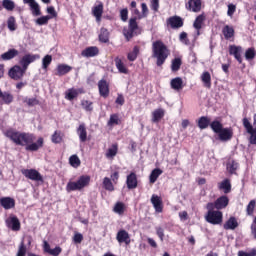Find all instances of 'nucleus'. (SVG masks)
<instances>
[{
  "instance_id": "79ce46f5",
  "label": "nucleus",
  "mask_w": 256,
  "mask_h": 256,
  "mask_svg": "<svg viewBox=\"0 0 256 256\" xmlns=\"http://www.w3.org/2000/svg\"><path fill=\"white\" fill-rule=\"evenodd\" d=\"M69 163L74 169L81 167V159H79V156H77L76 154L70 156Z\"/></svg>"
},
{
  "instance_id": "2f4dec72",
  "label": "nucleus",
  "mask_w": 256,
  "mask_h": 256,
  "mask_svg": "<svg viewBox=\"0 0 256 256\" xmlns=\"http://www.w3.org/2000/svg\"><path fill=\"white\" fill-rule=\"evenodd\" d=\"M114 63L119 73H123L124 75H127V73H129V69H127V66H125V63H123V60H121V58L116 57L114 59Z\"/></svg>"
},
{
  "instance_id": "ddd939ff",
  "label": "nucleus",
  "mask_w": 256,
  "mask_h": 256,
  "mask_svg": "<svg viewBox=\"0 0 256 256\" xmlns=\"http://www.w3.org/2000/svg\"><path fill=\"white\" fill-rule=\"evenodd\" d=\"M166 23L171 27V29H181V27L185 25V22H183V18H181L180 16L169 17L166 20Z\"/></svg>"
},
{
  "instance_id": "13d9d810",
  "label": "nucleus",
  "mask_w": 256,
  "mask_h": 256,
  "mask_svg": "<svg viewBox=\"0 0 256 256\" xmlns=\"http://www.w3.org/2000/svg\"><path fill=\"white\" fill-rule=\"evenodd\" d=\"M24 103L28 105V107H35V105H39V99L37 98H25Z\"/></svg>"
},
{
  "instance_id": "4468645a",
  "label": "nucleus",
  "mask_w": 256,
  "mask_h": 256,
  "mask_svg": "<svg viewBox=\"0 0 256 256\" xmlns=\"http://www.w3.org/2000/svg\"><path fill=\"white\" fill-rule=\"evenodd\" d=\"M98 90L100 97H103L104 99H107L109 97V82L105 79H101L98 81Z\"/></svg>"
},
{
  "instance_id": "09e8293b",
  "label": "nucleus",
  "mask_w": 256,
  "mask_h": 256,
  "mask_svg": "<svg viewBox=\"0 0 256 256\" xmlns=\"http://www.w3.org/2000/svg\"><path fill=\"white\" fill-rule=\"evenodd\" d=\"M137 57H139V46H134L133 50L128 53L127 59L128 61H136Z\"/></svg>"
},
{
  "instance_id": "412c9836",
  "label": "nucleus",
  "mask_w": 256,
  "mask_h": 256,
  "mask_svg": "<svg viewBox=\"0 0 256 256\" xmlns=\"http://www.w3.org/2000/svg\"><path fill=\"white\" fill-rule=\"evenodd\" d=\"M116 239L118 243H125V245H130L131 243V237L129 236V232H127L126 230L118 231Z\"/></svg>"
},
{
  "instance_id": "37998d69",
  "label": "nucleus",
  "mask_w": 256,
  "mask_h": 256,
  "mask_svg": "<svg viewBox=\"0 0 256 256\" xmlns=\"http://www.w3.org/2000/svg\"><path fill=\"white\" fill-rule=\"evenodd\" d=\"M81 107L87 113H93V102L89 100H81Z\"/></svg>"
},
{
  "instance_id": "a211bd4d",
  "label": "nucleus",
  "mask_w": 256,
  "mask_h": 256,
  "mask_svg": "<svg viewBox=\"0 0 256 256\" xmlns=\"http://www.w3.org/2000/svg\"><path fill=\"white\" fill-rule=\"evenodd\" d=\"M104 6L103 2H99L97 5L92 7V15L95 17L97 23H101L103 17Z\"/></svg>"
},
{
  "instance_id": "423d86ee",
  "label": "nucleus",
  "mask_w": 256,
  "mask_h": 256,
  "mask_svg": "<svg viewBox=\"0 0 256 256\" xmlns=\"http://www.w3.org/2000/svg\"><path fill=\"white\" fill-rule=\"evenodd\" d=\"M227 207H229V196L227 195H222L214 202H209L206 205V209H216L217 211H222V209H227Z\"/></svg>"
},
{
  "instance_id": "6ab92c4d",
  "label": "nucleus",
  "mask_w": 256,
  "mask_h": 256,
  "mask_svg": "<svg viewBox=\"0 0 256 256\" xmlns=\"http://www.w3.org/2000/svg\"><path fill=\"white\" fill-rule=\"evenodd\" d=\"M82 57H86L87 59L91 57H97L99 55V47L97 46H89L82 50L81 52Z\"/></svg>"
},
{
  "instance_id": "f704fd0d",
  "label": "nucleus",
  "mask_w": 256,
  "mask_h": 256,
  "mask_svg": "<svg viewBox=\"0 0 256 256\" xmlns=\"http://www.w3.org/2000/svg\"><path fill=\"white\" fill-rule=\"evenodd\" d=\"M51 141L55 145H59V143H63V132L61 130H56L51 136Z\"/></svg>"
},
{
  "instance_id": "603ef678",
  "label": "nucleus",
  "mask_w": 256,
  "mask_h": 256,
  "mask_svg": "<svg viewBox=\"0 0 256 256\" xmlns=\"http://www.w3.org/2000/svg\"><path fill=\"white\" fill-rule=\"evenodd\" d=\"M2 7L6 9V11H13L15 9V2L13 0H3Z\"/></svg>"
},
{
  "instance_id": "49530a36",
  "label": "nucleus",
  "mask_w": 256,
  "mask_h": 256,
  "mask_svg": "<svg viewBox=\"0 0 256 256\" xmlns=\"http://www.w3.org/2000/svg\"><path fill=\"white\" fill-rule=\"evenodd\" d=\"M51 19H53V17H51L49 15L41 16L35 20V23H36V25H39V26L48 25L49 21H51Z\"/></svg>"
},
{
  "instance_id": "bf43d9fd",
  "label": "nucleus",
  "mask_w": 256,
  "mask_h": 256,
  "mask_svg": "<svg viewBox=\"0 0 256 256\" xmlns=\"http://www.w3.org/2000/svg\"><path fill=\"white\" fill-rule=\"evenodd\" d=\"M142 14L138 16V19H145L149 15V8L146 3L141 4Z\"/></svg>"
},
{
  "instance_id": "de8ad7c7",
  "label": "nucleus",
  "mask_w": 256,
  "mask_h": 256,
  "mask_svg": "<svg viewBox=\"0 0 256 256\" xmlns=\"http://www.w3.org/2000/svg\"><path fill=\"white\" fill-rule=\"evenodd\" d=\"M53 62V56L47 54L46 56L43 57L42 59V69L47 71L49 69V65Z\"/></svg>"
},
{
  "instance_id": "774afa93",
  "label": "nucleus",
  "mask_w": 256,
  "mask_h": 256,
  "mask_svg": "<svg viewBox=\"0 0 256 256\" xmlns=\"http://www.w3.org/2000/svg\"><path fill=\"white\" fill-rule=\"evenodd\" d=\"M73 242L76 244H80L83 242V234L81 233H75L73 237Z\"/></svg>"
},
{
  "instance_id": "f03ea898",
  "label": "nucleus",
  "mask_w": 256,
  "mask_h": 256,
  "mask_svg": "<svg viewBox=\"0 0 256 256\" xmlns=\"http://www.w3.org/2000/svg\"><path fill=\"white\" fill-rule=\"evenodd\" d=\"M152 53L153 57L156 59L157 67H161L167 61L169 57V48L161 40H156L152 43Z\"/></svg>"
},
{
  "instance_id": "338daca9",
  "label": "nucleus",
  "mask_w": 256,
  "mask_h": 256,
  "mask_svg": "<svg viewBox=\"0 0 256 256\" xmlns=\"http://www.w3.org/2000/svg\"><path fill=\"white\" fill-rule=\"evenodd\" d=\"M63 249L61 248V246H56L54 249H52L50 251V254L49 255H52V256H59L61 255Z\"/></svg>"
},
{
  "instance_id": "052dcab7",
  "label": "nucleus",
  "mask_w": 256,
  "mask_h": 256,
  "mask_svg": "<svg viewBox=\"0 0 256 256\" xmlns=\"http://www.w3.org/2000/svg\"><path fill=\"white\" fill-rule=\"evenodd\" d=\"M179 41L184 45H191V41H189V38L187 37V32H182L180 34Z\"/></svg>"
},
{
  "instance_id": "69168bd1",
  "label": "nucleus",
  "mask_w": 256,
  "mask_h": 256,
  "mask_svg": "<svg viewBox=\"0 0 256 256\" xmlns=\"http://www.w3.org/2000/svg\"><path fill=\"white\" fill-rule=\"evenodd\" d=\"M250 231L253 239L256 240V216L254 217L251 226H250Z\"/></svg>"
},
{
  "instance_id": "4be33fe9",
  "label": "nucleus",
  "mask_w": 256,
  "mask_h": 256,
  "mask_svg": "<svg viewBox=\"0 0 256 256\" xmlns=\"http://www.w3.org/2000/svg\"><path fill=\"white\" fill-rule=\"evenodd\" d=\"M237 227H239V222H237V218H235V216H231L223 225V229H225V231H234Z\"/></svg>"
},
{
  "instance_id": "a878e982",
  "label": "nucleus",
  "mask_w": 256,
  "mask_h": 256,
  "mask_svg": "<svg viewBox=\"0 0 256 256\" xmlns=\"http://www.w3.org/2000/svg\"><path fill=\"white\" fill-rule=\"evenodd\" d=\"M206 19H207V16L205 15V12L198 15L195 18L194 23H193L194 29H196V31H201V29H203V23H205Z\"/></svg>"
},
{
  "instance_id": "58836bf2",
  "label": "nucleus",
  "mask_w": 256,
  "mask_h": 256,
  "mask_svg": "<svg viewBox=\"0 0 256 256\" xmlns=\"http://www.w3.org/2000/svg\"><path fill=\"white\" fill-rule=\"evenodd\" d=\"M103 188L106 191L113 192L115 191V186L113 185V181H111V178L105 177L102 182Z\"/></svg>"
},
{
  "instance_id": "2eb2a0df",
  "label": "nucleus",
  "mask_w": 256,
  "mask_h": 256,
  "mask_svg": "<svg viewBox=\"0 0 256 256\" xmlns=\"http://www.w3.org/2000/svg\"><path fill=\"white\" fill-rule=\"evenodd\" d=\"M150 201L156 213H161L163 211L164 205H163V198H161V196L153 194L151 196Z\"/></svg>"
},
{
  "instance_id": "4c0bfd02",
  "label": "nucleus",
  "mask_w": 256,
  "mask_h": 256,
  "mask_svg": "<svg viewBox=\"0 0 256 256\" xmlns=\"http://www.w3.org/2000/svg\"><path fill=\"white\" fill-rule=\"evenodd\" d=\"M100 43H109V30L107 28H101L99 34Z\"/></svg>"
},
{
  "instance_id": "ea45409f",
  "label": "nucleus",
  "mask_w": 256,
  "mask_h": 256,
  "mask_svg": "<svg viewBox=\"0 0 256 256\" xmlns=\"http://www.w3.org/2000/svg\"><path fill=\"white\" fill-rule=\"evenodd\" d=\"M181 65H183V61L181 60V58H174L171 64V71L173 73H177V71L181 69Z\"/></svg>"
},
{
  "instance_id": "0e129e2a",
  "label": "nucleus",
  "mask_w": 256,
  "mask_h": 256,
  "mask_svg": "<svg viewBox=\"0 0 256 256\" xmlns=\"http://www.w3.org/2000/svg\"><path fill=\"white\" fill-rule=\"evenodd\" d=\"M120 19L124 22L129 19V10L127 8H124L120 11Z\"/></svg>"
},
{
  "instance_id": "f3484780",
  "label": "nucleus",
  "mask_w": 256,
  "mask_h": 256,
  "mask_svg": "<svg viewBox=\"0 0 256 256\" xmlns=\"http://www.w3.org/2000/svg\"><path fill=\"white\" fill-rule=\"evenodd\" d=\"M241 51L243 48L241 46L230 45L229 46V55H233V57L238 61V63H243V58L241 57Z\"/></svg>"
},
{
  "instance_id": "39448f33",
  "label": "nucleus",
  "mask_w": 256,
  "mask_h": 256,
  "mask_svg": "<svg viewBox=\"0 0 256 256\" xmlns=\"http://www.w3.org/2000/svg\"><path fill=\"white\" fill-rule=\"evenodd\" d=\"M205 221L210 225H221L223 223V212L221 210L208 209Z\"/></svg>"
},
{
  "instance_id": "a19ab883",
  "label": "nucleus",
  "mask_w": 256,
  "mask_h": 256,
  "mask_svg": "<svg viewBox=\"0 0 256 256\" xmlns=\"http://www.w3.org/2000/svg\"><path fill=\"white\" fill-rule=\"evenodd\" d=\"M119 151V146L117 144H113L111 148H109L106 152L107 159H113L117 155Z\"/></svg>"
},
{
  "instance_id": "0eeeda50",
  "label": "nucleus",
  "mask_w": 256,
  "mask_h": 256,
  "mask_svg": "<svg viewBox=\"0 0 256 256\" xmlns=\"http://www.w3.org/2000/svg\"><path fill=\"white\" fill-rule=\"evenodd\" d=\"M38 59H41V56L39 54H25L20 60H19V65L21 68L24 69V71H27L29 69V65L31 63H35Z\"/></svg>"
},
{
  "instance_id": "680f3d73",
  "label": "nucleus",
  "mask_w": 256,
  "mask_h": 256,
  "mask_svg": "<svg viewBox=\"0 0 256 256\" xmlns=\"http://www.w3.org/2000/svg\"><path fill=\"white\" fill-rule=\"evenodd\" d=\"M129 29H131L132 31H137V29H139V24H137V18H131L129 20Z\"/></svg>"
},
{
  "instance_id": "8fccbe9b",
  "label": "nucleus",
  "mask_w": 256,
  "mask_h": 256,
  "mask_svg": "<svg viewBox=\"0 0 256 256\" xmlns=\"http://www.w3.org/2000/svg\"><path fill=\"white\" fill-rule=\"evenodd\" d=\"M7 27L9 31H17V20L14 16H10L7 20Z\"/></svg>"
},
{
  "instance_id": "aec40b11",
  "label": "nucleus",
  "mask_w": 256,
  "mask_h": 256,
  "mask_svg": "<svg viewBox=\"0 0 256 256\" xmlns=\"http://www.w3.org/2000/svg\"><path fill=\"white\" fill-rule=\"evenodd\" d=\"M0 205L6 211H9V209H15V199L12 197H2L0 198Z\"/></svg>"
},
{
  "instance_id": "72a5a7b5",
  "label": "nucleus",
  "mask_w": 256,
  "mask_h": 256,
  "mask_svg": "<svg viewBox=\"0 0 256 256\" xmlns=\"http://www.w3.org/2000/svg\"><path fill=\"white\" fill-rule=\"evenodd\" d=\"M0 99H2L4 105H11L15 98L13 97V94L0 90Z\"/></svg>"
},
{
  "instance_id": "7c9ffc66",
  "label": "nucleus",
  "mask_w": 256,
  "mask_h": 256,
  "mask_svg": "<svg viewBox=\"0 0 256 256\" xmlns=\"http://www.w3.org/2000/svg\"><path fill=\"white\" fill-rule=\"evenodd\" d=\"M171 89L174 91H181L183 89V79L181 77L173 78L170 82Z\"/></svg>"
},
{
  "instance_id": "c03bdc74",
  "label": "nucleus",
  "mask_w": 256,
  "mask_h": 256,
  "mask_svg": "<svg viewBox=\"0 0 256 256\" xmlns=\"http://www.w3.org/2000/svg\"><path fill=\"white\" fill-rule=\"evenodd\" d=\"M121 120L119 119V114L110 115V119L107 122L108 127H113L114 125H120Z\"/></svg>"
},
{
  "instance_id": "9d476101",
  "label": "nucleus",
  "mask_w": 256,
  "mask_h": 256,
  "mask_svg": "<svg viewBox=\"0 0 256 256\" xmlns=\"http://www.w3.org/2000/svg\"><path fill=\"white\" fill-rule=\"evenodd\" d=\"M5 224L11 231H21V221H19V218L15 215L9 216L5 220Z\"/></svg>"
},
{
  "instance_id": "9b49d317",
  "label": "nucleus",
  "mask_w": 256,
  "mask_h": 256,
  "mask_svg": "<svg viewBox=\"0 0 256 256\" xmlns=\"http://www.w3.org/2000/svg\"><path fill=\"white\" fill-rule=\"evenodd\" d=\"M185 7L187 11L192 13H200L203 7V2L201 0H188Z\"/></svg>"
},
{
  "instance_id": "bb28decb",
  "label": "nucleus",
  "mask_w": 256,
  "mask_h": 256,
  "mask_svg": "<svg viewBox=\"0 0 256 256\" xmlns=\"http://www.w3.org/2000/svg\"><path fill=\"white\" fill-rule=\"evenodd\" d=\"M19 55V50L12 48L7 52L1 54L2 61H11V59H15Z\"/></svg>"
},
{
  "instance_id": "1a4fd4ad",
  "label": "nucleus",
  "mask_w": 256,
  "mask_h": 256,
  "mask_svg": "<svg viewBox=\"0 0 256 256\" xmlns=\"http://www.w3.org/2000/svg\"><path fill=\"white\" fill-rule=\"evenodd\" d=\"M22 175L26 179H30V181H40V183H43V176L36 169H24L22 170Z\"/></svg>"
},
{
  "instance_id": "cd10ccee",
  "label": "nucleus",
  "mask_w": 256,
  "mask_h": 256,
  "mask_svg": "<svg viewBox=\"0 0 256 256\" xmlns=\"http://www.w3.org/2000/svg\"><path fill=\"white\" fill-rule=\"evenodd\" d=\"M165 117V110L158 108L152 113V123H159Z\"/></svg>"
},
{
  "instance_id": "6e6d98bb",
  "label": "nucleus",
  "mask_w": 256,
  "mask_h": 256,
  "mask_svg": "<svg viewBox=\"0 0 256 256\" xmlns=\"http://www.w3.org/2000/svg\"><path fill=\"white\" fill-rule=\"evenodd\" d=\"M30 9L34 17H39V15H41V7L39 6V3L34 2V4L30 6Z\"/></svg>"
},
{
  "instance_id": "3c124183",
  "label": "nucleus",
  "mask_w": 256,
  "mask_h": 256,
  "mask_svg": "<svg viewBox=\"0 0 256 256\" xmlns=\"http://www.w3.org/2000/svg\"><path fill=\"white\" fill-rule=\"evenodd\" d=\"M27 255V246L25 245V240H22L18 246V251L16 256H26Z\"/></svg>"
},
{
  "instance_id": "4d7b16f0",
  "label": "nucleus",
  "mask_w": 256,
  "mask_h": 256,
  "mask_svg": "<svg viewBox=\"0 0 256 256\" xmlns=\"http://www.w3.org/2000/svg\"><path fill=\"white\" fill-rule=\"evenodd\" d=\"M242 122L247 133H255V129H253V125H251V122H249V119L243 118Z\"/></svg>"
},
{
  "instance_id": "f257e3e1",
  "label": "nucleus",
  "mask_w": 256,
  "mask_h": 256,
  "mask_svg": "<svg viewBox=\"0 0 256 256\" xmlns=\"http://www.w3.org/2000/svg\"><path fill=\"white\" fill-rule=\"evenodd\" d=\"M4 135L10 139L14 145L25 147V151L35 152L45 145V139H43V137H39L35 142V134L17 131L13 128L7 129Z\"/></svg>"
},
{
  "instance_id": "6e6552de",
  "label": "nucleus",
  "mask_w": 256,
  "mask_h": 256,
  "mask_svg": "<svg viewBox=\"0 0 256 256\" xmlns=\"http://www.w3.org/2000/svg\"><path fill=\"white\" fill-rule=\"evenodd\" d=\"M25 73H27V70L19 65H15L9 70L8 75L14 81H19V79H23Z\"/></svg>"
},
{
  "instance_id": "393cba45",
  "label": "nucleus",
  "mask_w": 256,
  "mask_h": 256,
  "mask_svg": "<svg viewBox=\"0 0 256 256\" xmlns=\"http://www.w3.org/2000/svg\"><path fill=\"white\" fill-rule=\"evenodd\" d=\"M71 71H73V67L67 64H59L56 67V75L58 77H63V75H67V73H71Z\"/></svg>"
},
{
  "instance_id": "c85d7f7f",
  "label": "nucleus",
  "mask_w": 256,
  "mask_h": 256,
  "mask_svg": "<svg viewBox=\"0 0 256 256\" xmlns=\"http://www.w3.org/2000/svg\"><path fill=\"white\" fill-rule=\"evenodd\" d=\"M219 191H223L225 195L229 194L231 191V180L228 178L224 179L222 182L218 184Z\"/></svg>"
},
{
  "instance_id": "7ed1b4c3",
  "label": "nucleus",
  "mask_w": 256,
  "mask_h": 256,
  "mask_svg": "<svg viewBox=\"0 0 256 256\" xmlns=\"http://www.w3.org/2000/svg\"><path fill=\"white\" fill-rule=\"evenodd\" d=\"M210 128L213 133L218 135L219 141L222 143H227V141H231L233 139V128L231 127H223V123L219 120H214L210 124Z\"/></svg>"
},
{
  "instance_id": "5fc2aeb1",
  "label": "nucleus",
  "mask_w": 256,
  "mask_h": 256,
  "mask_svg": "<svg viewBox=\"0 0 256 256\" xmlns=\"http://www.w3.org/2000/svg\"><path fill=\"white\" fill-rule=\"evenodd\" d=\"M256 57V51L253 47L248 48L245 52V59L247 61H253V59H255Z\"/></svg>"
},
{
  "instance_id": "e433bc0d",
  "label": "nucleus",
  "mask_w": 256,
  "mask_h": 256,
  "mask_svg": "<svg viewBox=\"0 0 256 256\" xmlns=\"http://www.w3.org/2000/svg\"><path fill=\"white\" fill-rule=\"evenodd\" d=\"M163 174V170L160 168H155L152 170L149 176V181L151 184L156 183L157 179H159V176Z\"/></svg>"
},
{
  "instance_id": "e2e57ef3",
  "label": "nucleus",
  "mask_w": 256,
  "mask_h": 256,
  "mask_svg": "<svg viewBox=\"0 0 256 256\" xmlns=\"http://www.w3.org/2000/svg\"><path fill=\"white\" fill-rule=\"evenodd\" d=\"M133 33H135V30H131V28L123 30V35H124L126 41H131V39L133 37Z\"/></svg>"
},
{
  "instance_id": "c756f323",
  "label": "nucleus",
  "mask_w": 256,
  "mask_h": 256,
  "mask_svg": "<svg viewBox=\"0 0 256 256\" xmlns=\"http://www.w3.org/2000/svg\"><path fill=\"white\" fill-rule=\"evenodd\" d=\"M197 126L199 129H207V127H211V118L207 116H202L197 120Z\"/></svg>"
},
{
  "instance_id": "f8f14e48",
  "label": "nucleus",
  "mask_w": 256,
  "mask_h": 256,
  "mask_svg": "<svg viewBox=\"0 0 256 256\" xmlns=\"http://www.w3.org/2000/svg\"><path fill=\"white\" fill-rule=\"evenodd\" d=\"M85 93V89L83 88H69L66 92H65V99H67V101H73L74 99H77V97H79V95H83Z\"/></svg>"
},
{
  "instance_id": "864d4df0",
  "label": "nucleus",
  "mask_w": 256,
  "mask_h": 256,
  "mask_svg": "<svg viewBox=\"0 0 256 256\" xmlns=\"http://www.w3.org/2000/svg\"><path fill=\"white\" fill-rule=\"evenodd\" d=\"M255 205H256V201L255 200H251L247 207H246V213L249 217H253V213H255Z\"/></svg>"
},
{
  "instance_id": "c9c22d12",
  "label": "nucleus",
  "mask_w": 256,
  "mask_h": 256,
  "mask_svg": "<svg viewBox=\"0 0 256 256\" xmlns=\"http://www.w3.org/2000/svg\"><path fill=\"white\" fill-rule=\"evenodd\" d=\"M126 209H127V206H125V203L116 202V204L113 207V212L117 213V215H124Z\"/></svg>"
},
{
  "instance_id": "b1692460",
  "label": "nucleus",
  "mask_w": 256,
  "mask_h": 256,
  "mask_svg": "<svg viewBox=\"0 0 256 256\" xmlns=\"http://www.w3.org/2000/svg\"><path fill=\"white\" fill-rule=\"evenodd\" d=\"M76 133L81 143H85L87 141V126H85V123L78 126Z\"/></svg>"
},
{
  "instance_id": "a18cd8bd",
  "label": "nucleus",
  "mask_w": 256,
  "mask_h": 256,
  "mask_svg": "<svg viewBox=\"0 0 256 256\" xmlns=\"http://www.w3.org/2000/svg\"><path fill=\"white\" fill-rule=\"evenodd\" d=\"M201 80L204 83L205 87H207L208 89L211 88V74L209 72H204L201 75Z\"/></svg>"
},
{
  "instance_id": "473e14b6",
  "label": "nucleus",
  "mask_w": 256,
  "mask_h": 256,
  "mask_svg": "<svg viewBox=\"0 0 256 256\" xmlns=\"http://www.w3.org/2000/svg\"><path fill=\"white\" fill-rule=\"evenodd\" d=\"M226 169L230 175H237V169H239V163L235 160H231L227 163Z\"/></svg>"
},
{
  "instance_id": "dca6fc26",
  "label": "nucleus",
  "mask_w": 256,
  "mask_h": 256,
  "mask_svg": "<svg viewBox=\"0 0 256 256\" xmlns=\"http://www.w3.org/2000/svg\"><path fill=\"white\" fill-rule=\"evenodd\" d=\"M126 185H127V189L129 190L137 189L139 185V182L137 180V173L131 172L127 175Z\"/></svg>"
},
{
  "instance_id": "20e7f679",
  "label": "nucleus",
  "mask_w": 256,
  "mask_h": 256,
  "mask_svg": "<svg viewBox=\"0 0 256 256\" xmlns=\"http://www.w3.org/2000/svg\"><path fill=\"white\" fill-rule=\"evenodd\" d=\"M89 183H91V176L82 175L76 182H68L66 185V191L67 193H71V191H81V189L89 187Z\"/></svg>"
},
{
  "instance_id": "5701e85b",
  "label": "nucleus",
  "mask_w": 256,
  "mask_h": 256,
  "mask_svg": "<svg viewBox=\"0 0 256 256\" xmlns=\"http://www.w3.org/2000/svg\"><path fill=\"white\" fill-rule=\"evenodd\" d=\"M222 34L224 36V39H226V41H231V39L235 37V28H233V26H230V25H225L222 28Z\"/></svg>"
}]
</instances>
